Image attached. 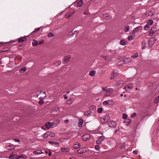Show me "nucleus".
<instances>
[{
    "mask_svg": "<svg viewBox=\"0 0 159 159\" xmlns=\"http://www.w3.org/2000/svg\"><path fill=\"white\" fill-rule=\"evenodd\" d=\"M84 14L85 15H88L89 12L87 11H85L84 12Z\"/></svg>",
    "mask_w": 159,
    "mask_h": 159,
    "instance_id": "obj_49",
    "label": "nucleus"
},
{
    "mask_svg": "<svg viewBox=\"0 0 159 159\" xmlns=\"http://www.w3.org/2000/svg\"><path fill=\"white\" fill-rule=\"evenodd\" d=\"M85 152L86 150L84 148H80L77 151V152L80 154L84 153Z\"/></svg>",
    "mask_w": 159,
    "mask_h": 159,
    "instance_id": "obj_13",
    "label": "nucleus"
},
{
    "mask_svg": "<svg viewBox=\"0 0 159 159\" xmlns=\"http://www.w3.org/2000/svg\"><path fill=\"white\" fill-rule=\"evenodd\" d=\"M64 98L65 99H66L67 98V97L66 95V94H65L64 95Z\"/></svg>",
    "mask_w": 159,
    "mask_h": 159,
    "instance_id": "obj_59",
    "label": "nucleus"
},
{
    "mask_svg": "<svg viewBox=\"0 0 159 159\" xmlns=\"http://www.w3.org/2000/svg\"><path fill=\"white\" fill-rule=\"evenodd\" d=\"M129 25L126 26L124 30L125 32H127L129 30Z\"/></svg>",
    "mask_w": 159,
    "mask_h": 159,
    "instance_id": "obj_30",
    "label": "nucleus"
},
{
    "mask_svg": "<svg viewBox=\"0 0 159 159\" xmlns=\"http://www.w3.org/2000/svg\"><path fill=\"white\" fill-rule=\"evenodd\" d=\"M16 154L15 152H13L12 154L10 155L9 158L11 159H14L16 158Z\"/></svg>",
    "mask_w": 159,
    "mask_h": 159,
    "instance_id": "obj_15",
    "label": "nucleus"
},
{
    "mask_svg": "<svg viewBox=\"0 0 159 159\" xmlns=\"http://www.w3.org/2000/svg\"><path fill=\"white\" fill-rule=\"evenodd\" d=\"M32 44L34 46H36L38 45V42L36 40H33Z\"/></svg>",
    "mask_w": 159,
    "mask_h": 159,
    "instance_id": "obj_29",
    "label": "nucleus"
},
{
    "mask_svg": "<svg viewBox=\"0 0 159 159\" xmlns=\"http://www.w3.org/2000/svg\"><path fill=\"white\" fill-rule=\"evenodd\" d=\"M127 118V115L125 113H123V114L122 118L123 119H126Z\"/></svg>",
    "mask_w": 159,
    "mask_h": 159,
    "instance_id": "obj_37",
    "label": "nucleus"
},
{
    "mask_svg": "<svg viewBox=\"0 0 159 159\" xmlns=\"http://www.w3.org/2000/svg\"><path fill=\"white\" fill-rule=\"evenodd\" d=\"M26 67H23L22 69H20L19 70V72L20 73H23L26 71Z\"/></svg>",
    "mask_w": 159,
    "mask_h": 159,
    "instance_id": "obj_27",
    "label": "nucleus"
},
{
    "mask_svg": "<svg viewBox=\"0 0 159 159\" xmlns=\"http://www.w3.org/2000/svg\"><path fill=\"white\" fill-rule=\"evenodd\" d=\"M156 28H152L151 29L149 33V35L150 36L154 34H155L157 31V30Z\"/></svg>",
    "mask_w": 159,
    "mask_h": 159,
    "instance_id": "obj_8",
    "label": "nucleus"
},
{
    "mask_svg": "<svg viewBox=\"0 0 159 159\" xmlns=\"http://www.w3.org/2000/svg\"><path fill=\"white\" fill-rule=\"evenodd\" d=\"M103 108L102 107L99 108L98 109V113H101L103 111Z\"/></svg>",
    "mask_w": 159,
    "mask_h": 159,
    "instance_id": "obj_38",
    "label": "nucleus"
},
{
    "mask_svg": "<svg viewBox=\"0 0 159 159\" xmlns=\"http://www.w3.org/2000/svg\"><path fill=\"white\" fill-rule=\"evenodd\" d=\"M95 148L96 149L98 150L99 148V146L98 145H95Z\"/></svg>",
    "mask_w": 159,
    "mask_h": 159,
    "instance_id": "obj_52",
    "label": "nucleus"
},
{
    "mask_svg": "<svg viewBox=\"0 0 159 159\" xmlns=\"http://www.w3.org/2000/svg\"><path fill=\"white\" fill-rule=\"evenodd\" d=\"M126 42L123 40H121L120 41V44L122 45H125L126 44Z\"/></svg>",
    "mask_w": 159,
    "mask_h": 159,
    "instance_id": "obj_32",
    "label": "nucleus"
},
{
    "mask_svg": "<svg viewBox=\"0 0 159 159\" xmlns=\"http://www.w3.org/2000/svg\"><path fill=\"white\" fill-rule=\"evenodd\" d=\"M19 157L20 158L22 157L23 158H25L26 157V156L25 155H22L21 156L20 155L19 156Z\"/></svg>",
    "mask_w": 159,
    "mask_h": 159,
    "instance_id": "obj_46",
    "label": "nucleus"
},
{
    "mask_svg": "<svg viewBox=\"0 0 159 159\" xmlns=\"http://www.w3.org/2000/svg\"><path fill=\"white\" fill-rule=\"evenodd\" d=\"M43 43V41H42V42H40L38 43V45L41 44Z\"/></svg>",
    "mask_w": 159,
    "mask_h": 159,
    "instance_id": "obj_58",
    "label": "nucleus"
},
{
    "mask_svg": "<svg viewBox=\"0 0 159 159\" xmlns=\"http://www.w3.org/2000/svg\"><path fill=\"white\" fill-rule=\"evenodd\" d=\"M70 60V58L68 57H65L63 60V62L64 63H66L67 62Z\"/></svg>",
    "mask_w": 159,
    "mask_h": 159,
    "instance_id": "obj_22",
    "label": "nucleus"
},
{
    "mask_svg": "<svg viewBox=\"0 0 159 159\" xmlns=\"http://www.w3.org/2000/svg\"><path fill=\"white\" fill-rule=\"evenodd\" d=\"M48 143L50 144H53L55 145H56L57 147H58L59 145V144L58 143L55 141H49L48 142Z\"/></svg>",
    "mask_w": 159,
    "mask_h": 159,
    "instance_id": "obj_23",
    "label": "nucleus"
},
{
    "mask_svg": "<svg viewBox=\"0 0 159 159\" xmlns=\"http://www.w3.org/2000/svg\"><path fill=\"white\" fill-rule=\"evenodd\" d=\"M61 151L63 152H67L69 151V148H62L61 149Z\"/></svg>",
    "mask_w": 159,
    "mask_h": 159,
    "instance_id": "obj_31",
    "label": "nucleus"
},
{
    "mask_svg": "<svg viewBox=\"0 0 159 159\" xmlns=\"http://www.w3.org/2000/svg\"><path fill=\"white\" fill-rule=\"evenodd\" d=\"M5 52V51H3V50H1V51H0V53H2V52Z\"/></svg>",
    "mask_w": 159,
    "mask_h": 159,
    "instance_id": "obj_64",
    "label": "nucleus"
},
{
    "mask_svg": "<svg viewBox=\"0 0 159 159\" xmlns=\"http://www.w3.org/2000/svg\"><path fill=\"white\" fill-rule=\"evenodd\" d=\"M117 75V71H114L111 73V76L110 77L111 80H112L114 78L116 77Z\"/></svg>",
    "mask_w": 159,
    "mask_h": 159,
    "instance_id": "obj_11",
    "label": "nucleus"
},
{
    "mask_svg": "<svg viewBox=\"0 0 159 159\" xmlns=\"http://www.w3.org/2000/svg\"><path fill=\"white\" fill-rule=\"evenodd\" d=\"M156 41V39L154 38H152L150 39L148 42V47L151 48L154 44Z\"/></svg>",
    "mask_w": 159,
    "mask_h": 159,
    "instance_id": "obj_2",
    "label": "nucleus"
},
{
    "mask_svg": "<svg viewBox=\"0 0 159 159\" xmlns=\"http://www.w3.org/2000/svg\"><path fill=\"white\" fill-rule=\"evenodd\" d=\"M154 102L155 103H158L159 102V96L157 97L154 100Z\"/></svg>",
    "mask_w": 159,
    "mask_h": 159,
    "instance_id": "obj_26",
    "label": "nucleus"
},
{
    "mask_svg": "<svg viewBox=\"0 0 159 159\" xmlns=\"http://www.w3.org/2000/svg\"><path fill=\"white\" fill-rule=\"evenodd\" d=\"M142 49H144L145 48L146 45V43L145 41H143L142 42Z\"/></svg>",
    "mask_w": 159,
    "mask_h": 159,
    "instance_id": "obj_25",
    "label": "nucleus"
},
{
    "mask_svg": "<svg viewBox=\"0 0 159 159\" xmlns=\"http://www.w3.org/2000/svg\"><path fill=\"white\" fill-rule=\"evenodd\" d=\"M102 90L105 91H107V89L104 88H102Z\"/></svg>",
    "mask_w": 159,
    "mask_h": 159,
    "instance_id": "obj_62",
    "label": "nucleus"
},
{
    "mask_svg": "<svg viewBox=\"0 0 159 159\" xmlns=\"http://www.w3.org/2000/svg\"><path fill=\"white\" fill-rule=\"evenodd\" d=\"M39 103L40 105H42L43 103V100H40L39 102Z\"/></svg>",
    "mask_w": 159,
    "mask_h": 159,
    "instance_id": "obj_47",
    "label": "nucleus"
},
{
    "mask_svg": "<svg viewBox=\"0 0 159 159\" xmlns=\"http://www.w3.org/2000/svg\"><path fill=\"white\" fill-rule=\"evenodd\" d=\"M41 151L40 150H38L35 151H34L33 152L35 154H41Z\"/></svg>",
    "mask_w": 159,
    "mask_h": 159,
    "instance_id": "obj_33",
    "label": "nucleus"
},
{
    "mask_svg": "<svg viewBox=\"0 0 159 159\" xmlns=\"http://www.w3.org/2000/svg\"><path fill=\"white\" fill-rule=\"evenodd\" d=\"M91 113V111L90 110H88L84 112V115L86 116L89 115Z\"/></svg>",
    "mask_w": 159,
    "mask_h": 159,
    "instance_id": "obj_21",
    "label": "nucleus"
},
{
    "mask_svg": "<svg viewBox=\"0 0 159 159\" xmlns=\"http://www.w3.org/2000/svg\"><path fill=\"white\" fill-rule=\"evenodd\" d=\"M100 119L102 123L104 124L107 122V121L109 120V116L108 115H106L104 118H100Z\"/></svg>",
    "mask_w": 159,
    "mask_h": 159,
    "instance_id": "obj_3",
    "label": "nucleus"
},
{
    "mask_svg": "<svg viewBox=\"0 0 159 159\" xmlns=\"http://www.w3.org/2000/svg\"><path fill=\"white\" fill-rule=\"evenodd\" d=\"M48 133L47 132H46L43 135V138L45 139H47L48 136V134H47Z\"/></svg>",
    "mask_w": 159,
    "mask_h": 159,
    "instance_id": "obj_41",
    "label": "nucleus"
},
{
    "mask_svg": "<svg viewBox=\"0 0 159 159\" xmlns=\"http://www.w3.org/2000/svg\"><path fill=\"white\" fill-rule=\"evenodd\" d=\"M113 90V89H108V90L107 91V92H111L112 90Z\"/></svg>",
    "mask_w": 159,
    "mask_h": 159,
    "instance_id": "obj_54",
    "label": "nucleus"
},
{
    "mask_svg": "<svg viewBox=\"0 0 159 159\" xmlns=\"http://www.w3.org/2000/svg\"><path fill=\"white\" fill-rule=\"evenodd\" d=\"M102 17L104 19H105L106 20H109L111 19V16H108L107 14H103L102 15Z\"/></svg>",
    "mask_w": 159,
    "mask_h": 159,
    "instance_id": "obj_9",
    "label": "nucleus"
},
{
    "mask_svg": "<svg viewBox=\"0 0 159 159\" xmlns=\"http://www.w3.org/2000/svg\"><path fill=\"white\" fill-rule=\"evenodd\" d=\"M148 28V25H146L145 26H144V29L146 30H147L148 29H147V28Z\"/></svg>",
    "mask_w": 159,
    "mask_h": 159,
    "instance_id": "obj_50",
    "label": "nucleus"
},
{
    "mask_svg": "<svg viewBox=\"0 0 159 159\" xmlns=\"http://www.w3.org/2000/svg\"><path fill=\"white\" fill-rule=\"evenodd\" d=\"M74 12H71L70 13H67L65 15V18H68L72 16Z\"/></svg>",
    "mask_w": 159,
    "mask_h": 159,
    "instance_id": "obj_16",
    "label": "nucleus"
},
{
    "mask_svg": "<svg viewBox=\"0 0 159 159\" xmlns=\"http://www.w3.org/2000/svg\"><path fill=\"white\" fill-rule=\"evenodd\" d=\"M108 101H104L103 103V104L104 105H107V104H108Z\"/></svg>",
    "mask_w": 159,
    "mask_h": 159,
    "instance_id": "obj_45",
    "label": "nucleus"
},
{
    "mask_svg": "<svg viewBox=\"0 0 159 159\" xmlns=\"http://www.w3.org/2000/svg\"><path fill=\"white\" fill-rule=\"evenodd\" d=\"M69 122V120L68 119L65 120H64V122L66 124L68 123Z\"/></svg>",
    "mask_w": 159,
    "mask_h": 159,
    "instance_id": "obj_56",
    "label": "nucleus"
},
{
    "mask_svg": "<svg viewBox=\"0 0 159 159\" xmlns=\"http://www.w3.org/2000/svg\"><path fill=\"white\" fill-rule=\"evenodd\" d=\"M153 23V20H149V21H148V24L149 25H151Z\"/></svg>",
    "mask_w": 159,
    "mask_h": 159,
    "instance_id": "obj_42",
    "label": "nucleus"
},
{
    "mask_svg": "<svg viewBox=\"0 0 159 159\" xmlns=\"http://www.w3.org/2000/svg\"><path fill=\"white\" fill-rule=\"evenodd\" d=\"M96 108V107L93 105H92L89 106V109L91 110H93Z\"/></svg>",
    "mask_w": 159,
    "mask_h": 159,
    "instance_id": "obj_36",
    "label": "nucleus"
},
{
    "mask_svg": "<svg viewBox=\"0 0 159 159\" xmlns=\"http://www.w3.org/2000/svg\"><path fill=\"white\" fill-rule=\"evenodd\" d=\"M17 40L19 43H21L27 40V39L25 37H20L17 39Z\"/></svg>",
    "mask_w": 159,
    "mask_h": 159,
    "instance_id": "obj_10",
    "label": "nucleus"
},
{
    "mask_svg": "<svg viewBox=\"0 0 159 159\" xmlns=\"http://www.w3.org/2000/svg\"><path fill=\"white\" fill-rule=\"evenodd\" d=\"M132 60L130 58H128L124 59V60H121L118 62V64L119 65H120V64H127L131 62Z\"/></svg>",
    "mask_w": 159,
    "mask_h": 159,
    "instance_id": "obj_1",
    "label": "nucleus"
},
{
    "mask_svg": "<svg viewBox=\"0 0 159 159\" xmlns=\"http://www.w3.org/2000/svg\"><path fill=\"white\" fill-rule=\"evenodd\" d=\"M83 122V120L82 119H80L79 120L78 127H81L82 126V124Z\"/></svg>",
    "mask_w": 159,
    "mask_h": 159,
    "instance_id": "obj_18",
    "label": "nucleus"
},
{
    "mask_svg": "<svg viewBox=\"0 0 159 159\" xmlns=\"http://www.w3.org/2000/svg\"><path fill=\"white\" fill-rule=\"evenodd\" d=\"M154 14V12L153 11H150L148 13V15L149 16H152Z\"/></svg>",
    "mask_w": 159,
    "mask_h": 159,
    "instance_id": "obj_35",
    "label": "nucleus"
},
{
    "mask_svg": "<svg viewBox=\"0 0 159 159\" xmlns=\"http://www.w3.org/2000/svg\"><path fill=\"white\" fill-rule=\"evenodd\" d=\"M60 122V120H57L53 122V125L54 127H55L56 125H58Z\"/></svg>",
    "mask_w": 159,
    "mask_h": 159,
    "instance_id": "obj_19",
    "label": "nucleus"
},
{
    "mask_svg": "<svg viewBox=\"0 0 159 159\" xmlns=\"http://www.w3.org/2000/svg\"><path fill=\"white\" fill-rule=\"evenodd\" d=\"M109 127L111 128H115L117 125L116 123L114 121H111L108 124Z\"/></svg>",
    "mask_w": 159,
    "mask_h": 159,
    "instance_id": "obj_5",
    "label": "nucleus"
},
{
    "mask_svg": "<svg viewBox=\"0 0 159 159\" xmlns=\"http://www.w3.org/2000/svg\"><path fill=\"white\" fill-rule=\"evenodd\" d=\"M48 36L49 37H52L54 36V34L52 33H50L48 34Z\"/></svg>",
    "mask_w": 159,
    "mask_h": 159,
    "instance_id": "obj_40",
    "label": "nucleus"
},
{
    "mask_svg": "<svg viewBox=\"0 0 159 159\" xmlns=\"http://www.w3.org/2000/svg\"><path fill=\"white\" fill-rule=\"evenodd\" d=\"M138 54L137 53H136L135 54L132 55L131 57L133 58H134L138 57Z\"/></svg>",
    "mask_w": 159,
    "mask_h": 159,
    "instance_id": "obj_34",
    "label": "nucleus"
},
{
    "mask_svg": "<svg viewBox=\"0 0 159 159\" xmlns=\"http://www.w3.org/2000/svg\"><path fill=\"white\" fill-rule=\"evenodd\" d=\"M104 136H101L99 137L98 139V140L100 141L101 142L104 139Z\"/></svg>",
    "mask_w": 159,
    "mask_h": 159,
    "instance_id": "obj_39",
    "label": "nucleus"
},
{
    "mask_svg": "<svg viewBox=\"0 0 159 159\" xmlns=\"http://www.w3.org/2000/svg\"><path fill=\"white\" fill-rule=\"evenodd\" d=\"M128 39L129 40H132L133 39L132 36H129L128 38Z\"/></svg>",
    "mask_w": 159,
    "mask_h": 159,
    "instance_id": "obj_43",
    "label": "nucleus"
},
{
    "mask_svg": "<svg viewBox=\"0 0 159 159\" xmlns=\"http://www.w3.org/2000/svg\"><path fill=\"white\" fill-rule=\"evenodd\" d=\"M83 4V0H80L78 1L77 3L76 4V6L77 7H80Z\"/></svg>",
    "mask_w": 159,
    "mask_h": 159,
    "instance_id": "obj_14",
    "label": "nucleus"
},
{
    "mask_svg": "<svg viewBox=\"0 0 159 159\" xmlns=\"http://www.w3.org/2000/svg\"><path fill=\"white\" fill-rule=\"evenodd\" d=\"M72 103V102L71 101V102H67V104H68V105L71 104Z\"/></svg>",
    "mask_w": 159,
    "mask_h": 159,
    "instance_id": "obj_60",
    "label": "nucleus"
},
{
    "mask_svg": "<svg viewBox=\"0 0 159 159\" xmlns=\"http://www.w3.org/2000/svg\"><path fill=\"white\" fill-rule=\"evenodd\" d=\"M61 61H57L56 62H55L53 63V65H55L56 66H58L59 65L61 64Z\"/></svg>",
    "mask_w": 159,
    "mask_h": 159,
    "instance_id": "obj_28",
    "label": "nucleus"
},
{
    "mask_svg": "<svg viewBox=\"0 0 159 159\" xmlns=\"http://www.w3.org/2000/svg\"><path fill=\"white\" fill-rule=\"evenodd\" d=\"M133 152V154L137 155V154L138 152L137 151H134Z\"/></svg>",
    "mask_w": 159,
    "mask_h": 159,
    "instance_id": "obj_57",
    "label": "nucleus"
},
{
    "mask_svg": "<svg viewBox=\"0 0 159 159\" xmlns=\"http://www.w3.org/2000/svg\"><path fill=\"white\" fill-rule=\"evenodd\" d=\"M125 88L127 91H130L133 88L132 84V83L127 84L125 86Z\"/></svg>",
    "mask_w": 159,
    "mask_h": 159,
    "instance_id": "obj_4",
    "label": "nucleus"
},
{
    "mask_svg": "<svg viewBox=\"0 0 159 159\" xmlns=\"http://www.w3.org/2000/svg\"><path fill=\"white\" fill-rule=\"evenodd\" d=\"M90 138V136L88 134H84L82 136V138L83 140L84 141H86Z\"/></svg>",
    "mask_w": 159,
    "mask_h": 159,
    "instance_id": "obj_6",
    "label": "nucleus"
},
{
    "mask_svg": "<svg viewBox=\"0 0 159 159\" xmlns=\"http://www.w3.org/2000/svg\"><path fill=\"white\" fill-rule=\"evenodd\" d=\"M48 135L51 137H53L55 136V134L52 132H47Z\"/></svg>",
    "mask_w": 159,
    "mask_h": 159,
    "instance_id": "obj_24",
    "label": "nucleus"
},
{
    "mask_svg": "<svg viewBox=\"0 0 159 159\" xmlns=\"http://www.w3.org/2000/svg\"><path fill=\"white\" fill-rule=\"evenodd\" d=\"M125 122L127 123L128 124H129L131 122V120L128 119L126 120Z\"/></svg>",
    "mask_w": 159,
    "mask_h": 159,
    "instance_id": "obj_44",
    "label": "nucleus"
},
{
    "mask_svg": "<svg viewBox=\"0 0 159 159\" xmlns=\"http://www.w3.org/2000/svg\"><path fill=\"white\" fill-rule=\"evenodd\" d=\"M80 143L76 142L73 145V147L75 149H77L79 148L80 147Z\"/></svg>",
    "mask_w": 159,
    "mask_h": 159,
    "instance_id": "obj_17",
    "label": "nucleus"
},
{
    "mask_svg": "<svg viewBox=\"0 0 159 159\" xmlns=\"http://www.w3.org/2000/svg\"><path fill=\"white\" fill-rule=\"evenodd\" d=\"M142 29V26H139L136 27L132 31V34H134L135 32H138L139 30H141Z\"/></svg>",
    "mask_w": 159,
    "mask_h": 159,
    "instance_id": "obj_7",
    "label": "nucleus"
},
{
    "mask_svg": "<svg viewBox=\"0 0 159 159\" xmlns=\"http://www.w3.org/2000/svg\"><path fill=\"white\" fill-rule=\"evenodd\" d=\"M136 115V113H134L132 115H131V116L133 118L134 116H135Z\"/></svg>",
    "mask_w": 159,
    "mask_h": 159,
    "instance_id": "obj_53",
    "label": "nucleus"
},
{
    "mask_svg": "<svg viewBox=\"0 0 159 159\" xmlns=\"http://www.w3.org/2000/svg\"><path fill=\"white\" fill-rule=\"evenodd\" d=\"M96 143L97 144H99L101 143V142L98 139V140L96 141Z\"/></svg>",
    "mask_w": 159,
    "mask_h": 159,
    "instance_id": "obj_48",
    "label": "nucleus"
},
{
    "mask_svg": "<svg viewBox=\"0 0 159 159\" xmlns=\"http://www.w3.org/2000/svg\"><path fill=\"white\" fill-rule=\"evenodd\" d=\"M39 98L41 99H43V97H40Z\"/></svg>",
    "mask_w": 159,
    "mask_h": 159,
    "instance_id": "obj_63",
    "label": "nucleus"
},
{
    "mask_svg": "<svg viewBox=\"0 0 159 159\" xmlns=\"http://www.w3.org/2000/svg\"><path fill=\"white\" fill-rule=\"evenodd\" d=\"M51 154H52V152L51 151H50L48 153V155L49 156H51Z\"/></svg>",
    "mask_w": 159,
    "mask_h": 159,
    "instance_id": "obj_61",
    "label": "nucleus"
},
{
    "mask_svg": "<svg viewBox=\"0 0 159 159\" xmlns=\"http://www.w3.org/2000/svg\"><path fill=\"white\" fill-rule=\"evenodd\" d=\"M52 123H51V122H49L46 123L45 124V127L48 128H49L51 127H52V128H53L54 126L53 125H52Z\"/></svg>",
    "mask_w": 159,
    "mask_h": 159,
    "instance_id": "obj_12",
    "label": "nucleus"
},
{
    "mask_svg": "<svg viewBox=\"0 0 159 159\" xmlns=\"http://www.w3.org/2000/svg\"><path fill=\"white\" fill-rule=\"evenodd\" d=\"M14 140L17 142H20V140L19 139H14Z\"/></svg>",
    "mask_w": 159,
    "mask_h": 159,
    "instance_id": "obj_55",
    "label": "nucleus"
},
{
    "mask_svg": "<svg viewBox=\"0 0 159 159\" xmlns=\"http://www.w3.org/2000/svg\"><path fill=\"white\" fill-rule=\"evenodd\" d=\"M96 72L94 70H92L89 72V75L91 76H94Z\"/></svg>",
    "mask_w": 159,
    "mask_h": 159,
    "instance_id": "obj_20",
    "label": "nucleus"
},
{
    "mask_svg": "<svg viewBox=\"0 0 159 159\" xmlns=\"http://www.w3.org/2000/svg\"><path fill=\"white\" fill-rule=\"evenodd\" d=\"M41 28H36L35 29V30L33 32H37L39 31L40 29Z\"/></svg>",
    "mask_w": 159,
    "mask_h": 159,
    "instance_id": "obj_51",
    "label": "nucleus"
}]
</instances>
